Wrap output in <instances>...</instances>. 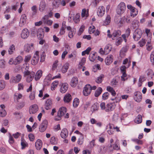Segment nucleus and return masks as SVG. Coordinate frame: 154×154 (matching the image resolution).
<instances>
[{
	"instance_id": "obj_14",
	"label": "nucleus",
	"mask_w": 154,
	"mask_h": 154,
	"mask_svg": "<svg viewBox=\"0 0 154 154\" xmlns=\"http://www.w3.org/2000/svg\"><path fill=\"white\" fill-rule=\"evenodd\" d=\"M68 88V85L66 83L62 84L60 89V91L62 93H65Z\"/></svg>"
},
{
	"instance_id": "obj_38",
	"label": "nucleus",
	"mask_w": 154,
	"mask_h": 154,
	"mask_svg": "<svg viewBox=\"0 0 154 154\" xmlns=\"http://www.w3.org/2000/svg\"><path fill=\"white\" fill-rule=\"evenodd\" d=\"M112 49L111 45L110 44L106 45L104 48L105 51V55L108 54L111 51Z\"/></svg>"
},
{
	"instance_id": "obj_17",
	"label": "nucleus",
	"mask_w": 154,
	"mask_h": 154,
	"mask_svg": "<svg viewBox=\"0 0 154 154\" xmlns=\"http://www.w3.org/2000/svg\"><path fill=\"white\" fill-rule=\"evenodd\" d=\"M44 36V32L43 29L42 28L38 29L37 32V37L39 39H42Z\"/></svg>"
},
{
	"instance_id": "obj_9",
	"label": "nucleus",
	"mask_w": 154,
	"mask_h": 154,
	"mask_svg": "<svg viewBox=\"0 0 154 154\" xmlns=\"http://www.w3.org/2000/svg\"><path fill=\"white\" fill-rule=\"evenodd\" d=\"M134 100L137 102H140L142 99L141 93L139 91H136L134 93Z\"/></svg>"
},
{
	"instance_id": "obj_60",
	"label": "nucleus",
	"mask_w": 154,
	"mask_h": 154,
	"mask_svg": "<svg viewBox=\"0 0 154 154\" xmlns=\"http://www.w3.org/2000/svg\"><path fill=\"white\" fill-rule=\"evenodd\" d=\"M150 61L152 64L154 65V51H153L150 55Z\"/></svg>"
},
{
	"instance_id": "obj_6",
	"label": "nucleus",
	"mask_w": 154,
	"mask_h": 154,
	"mask_svg": "<svg viewBox=\"0 0 154 154\" xmlns=\"http://www.w3.org/2000/svg\"><path fill=\"white\" fill-rule=\"evenodd\" d=\"M91 91V86L90 85H86L84 87L83 93L85 96H87L90 94Z\"/></svg>"
},
{
	"instance_id": "obj_49",
	"label": "nucleus",
	"mask_w": 154,
	"mask_h": 154,
	"mask_svg": "<svg viewBox=\"0 0 154 154\" xmlns=\"http://www.w3.org/2000/svg\"><path fill=\"white\" fill-rule=\"evenodd\" d=\"M130 31V29H128L126 30V32L127 33V34H123L122 35V37L123 38L125 42H126L127 41L126 38L128 37L129 35Z\"/></svg>"
},
{
	"instance_id": "obj_58",
	"label": "nucleus",
	"mask_w": 154,
	"mask_h": 154,
	"mask_svg": "<svg viewBox=\"0 0 154 154\" xmlns=\"http://www.w3.org/2000/svg\"><path fill=\"white\" fill-rule=\"evenodd\" d=\"M50 142L51 144L53 145H55L57 143V141L54 137H51Z\"/></svg>"
},
{
	"instance_id": "obj_16",
	"label": "nucleus",
	"mask_w": 154,
	"mask_h": 154,
	"mask_svg": "<svg viewBox=\"0 0 154 154\" xmlns=\"http://www.w3.org/2000/svg\"><path fill=\"white\" fill-rule=\"evenodd\" d=\"M52 103L51 100L50 99L47 100L45 102V107L47 110H48L50 109L52 107Z\"/></svg>"
},
{
	"instance_id": "obj_43",
	"label": "nucleus",
	"mask_w": 154,
	"mask_h": 154,
	"mask_svg": "<svg viewBox=\"0 0 154 154\" xmlns=\"http://www.w3.org/2000/svg\"><path fill=\"white\" fill-rule=\"evenodd\" d=\"M130 66V62L128 65H126V66L122 65L120 67V69L121 72H126V69L128 68Z\"/></svg>"
},
{
	"instance_id": "obj_51",
	"label": "nucleus",
	"mask_w": 154,
	"mask_h": 154,
	"mask_svg": "<svg viewBox=\"0 0 154 154\" xmlns=\"http://www.w3.org/2000/svg\"><path fill=\"white\" fill-rule=\"evenodd\" d=\"M106 149L105 146H103L99 148L98 152L100 154H104L106 152Z\"/></svg>"
},
{
	"instance_id": "obj_47",
	"label": "nucleus",
	"mask_w": 154,
	"mask_h": 154,
	"mask_svg": "<svg viewBox=\"0 0 154 154\" xmlns=\"http://www.w3.org/2000/svg\"><path fill=\"white\" fill-rule=\"evenodd\" d=\"M124 22L130 23L131 22L130 17L128 15L125 16L122 18Z\"/></svg>"
},
{
	"instance_id": "obj_22",
	"label": "nucleus",
	"mask_w": 154,
	"mask_h": 154,
	"mask_svg": "<svg viewBox=\"0 0 154 154\" xmlns=\"http://www.w3.org/2000/svg\"><path fill=\"white\" fill-rule=\"evenodd\" d=\"M72 96L69 94H66L63 97V101L65 103H69L72 100Z\"/></svg>"
},
{
	"instance_id": "obj_5",
	"label": "nucleus",
	"mask_w": 154,
	"mask_h": 154,
	"mask_svg": "<svg viewBox=\"0 0 154 154\" xmlns=\"http://www.w3.org/2000/svg\"><path fill=\"white\" fill-rule=\"evenodd\" d=\"M22 76L19 74H17L15 76H12L10 80L11 83H17L20 82L22 79Z\"/></svg>"
},
{
	"instance_id": "obj_21",
	"label": "nucleus",
	"mask_w": 154,
	"mask_h": 154,
	"mask_svg": "<svg viewBox=\"0 0 154 154\" xmlns=\"http://www.w3.org/2000/svg\"><path fill=\"white\" fill-rule=\"evenodd\" d=\"M115 107V103H111L107 104L106 111L108 112L109 111H112L113 110Z\"/></svg>"
},
{
	"instance_id": "obj_13",
	"label": "nucleus",
	"mask_w": 154,
	"mask_h": 154,
	"mask_svg": "<svg viewBox=\"0 0 154 154\" xmlns=\"http://www.w3.org/2000/svg\"><path fill=\"white\" fill-rule=\"evenodd\" d=\"M29 32L28 30L26 29H23L21 33V38L25 39L26 38L29 36Z\"/></svg>"
},
{
	"instance_id": "obj_7",
	"label": "nucleus",
	"mask_w": 154,
	"mask_h": 154,
	"mask_svg": "<svg viewBox=\"0 0 154 154\" xmlns=\"http://www.w3.org/2000/svg\"><path fill=\"white\" fill-rule=\"evenodd\" d=\"M105 12V8L103 6H101L98 7L97 10V14L100 17H103L104 14Z\"/></svg>"
},
{
	"instance_id": "obj_63",
	"label": "nucleus",
	"mask_w": 154,
	"mask_h": 154,
	"mask_svg": "<svg viewBox=\"0 0 154 154\" xmlns=\"http://www.w3.org/2000/svg\"><path fill=\"white\" fill-rule=\"evenodd\" d=\"M58 61L57 60H56L54 61L52 66V70H55L56 69L58 65Z\"/></svg>"
},
{
	"instance_id": "obj_46",
	"label": "nucleus",
	"mask_w": 154,
	"mask_h": 154,
	"mask_svg": "<svg viewBox=\"0 0 154 154\" xmlns=\"http://www.w3.org/2000/svg\"><path fill=\"white\" fill-rule=\"evenodd\" d=\"M59 83V82L58 81H55L54 82L51 84V90L52 91H53L54 90L55 88L57 87L58 84Z\"/></svg>"
},
{
	"instance_id": "obj_28",
	"label": "nucleus",
	"mask_w": 154,
	"mask_h": 154,
	"mask_svg": "<svg viewBox=\"0 0 154 154\" xmlns=\"http://www.w3.org/2000/svg\"><path fill=\"white\" fill-rule=\"evenodd\" d=\"M111 21V17L109 15H107L103 21V25L104 26L109 25Z\"/></svg>"
},
{
	"instance_id": "obj_37",
	"label": "nucleus",
	"mask_w": 154,
	"mask_h": 154,
	"mask_svg": "<svg viewBox=\"0 0 154 154\" xmlns=\"http://www.w3.org/2000/svg\"><path fill=\"white\" fill-rule=\"evenodd\" d=\"M104 77V75L102 74L100 75L99 77H97L96 79V82L98 84H99L102 82L103 79Z\"/></svg>"
},
{
	"instance_id": "obj_33",
	"label": "nucleus",
	"mask_w": 154,
	"mask_h": 154,
	"mask_svg": "<svg viewBox=\"0 0 154 154\" xmlns=\"http://www.w3.org/2000/svg\"><path fill=\"white\" fill-rule=\"evenodd\" d=\"M69 66V63H66L62 67V72L63 73H66L68 69Z\"/></svg>"
},
{
	"instance_id": "obj_53",
	"label": "nucleus",
	"mask_w": 154,
	"mask_h": 154,
	"mask_svg": "<svg viewBox=\"0 0 154 154\" xmlns=\"http://www.w3.org/2000/svg\"><path fill=\"white\" fill-rule=\"evenodd\" d=\"M132 25L134 28L138 27L139 26V21L136 19L134 20L132 22Z\"/></svg>"
},
{
	"instance_id": "obj_1",
	"label": "nucleus",
	"mask_w": 154,
	"mask_h": 154,
	"mask_svg": "<svg viewBox=\"0 0 154 154\" xmlns=\"http://www.w3.org/2000/svg\"><path fill=\"white\" fill-rule=\"evenodd\" d=\"M24 74V76L26 78V81L27 82L29 83L33 79L35 73L33 71L27 72Z\"/></svg>"
},
{
	"instance_id": "obj_57",
	"label": "nucleus",
	"mask_w": 154,
	"mask_h": 154,
	"mask_svg": "<svg viewBox=\"0 0 154 154\" xmlns=\"http://www.w3.org/2000/svg\"><path fill=\"white\" fill-rule=\"evenodd\" d=\"M31 58V56L29 54L26 55L25 57L24 61L25 63H27L29 61Z\"/></svg>"
},
{
	"instance_id": "obj_18",
	"label": "nucleus",
	"mask_w": 154,
	"mask_h": 154,
	"mask_svg": "<svg viewBox=\"0 0 154 154\" xmlns=\"http://www.w3.org/2000/svg\"><path fill=\"white\" fill-rule=\"evenodd\" d=\"M48 16L47 15L44 16L42 18L44 23L50 26L52 25L53 21L50 20H48Z\"/></svg>"
},
{
	"instance_id": "obj_64",
	"label": "nucleus",
	"mask_w": 154,
	"mask_h": 154,
	"mask_svg": "<svg viewBox=\"0 0 154 154\" xmlns=\"http://www.w3.org/2000/svg\"><path fill=\"white\" fill-rule=\"evenodd\" d=\"M6 115V112L5 110L4 109H2L0 110V116L2 117L5 116Z\"/></svg>"
},
{
	"instance_id": "obj_10",
	"label": "nucleus",
	"mask_w": 154,
	"mask_h": 154,
	"mask_svg": "<svg viewBox=\"0 0 154 154\" xmlns=\"http://www.w3.org/2000/svg\"><path fill=\"white\" fill-rule=\"evenodd\" d=\"M121 34V32L119 30L114 31L111 35H108L109 38H111L113 40L116 39V38H118L120 35Z\"/></svg>"
},
{
	"instance_id": "obj_42",
	"label": "nucleus",
	"mask_w": 154,
	"mask_h": 154,
	"mask_svg": "<svg viewBox=\"0 0 154 154\" xmlns=\"http://www.w3.org/2000/svg\"><path fill=\"white\" fill-rule=\"evenodd\" d=\"M86 62V59L85 57H83L81 59L79 62V69H81L82 67L84 65Z\"/></svg>"
},
{
	"instance_id": "obj_59",
	"label": "nucleus",
	"mask_w": 154,
	"mask_h": 154,
	"mask_svg": "<svg viewBox=\"0 0 154 154\" xmlns=\"http://www.w3.org/2000/svg\"><path fill=\"white\" fill-rule=\"evenodd\" d=\"M23 65L24 66H25V70L23 74L25 73V72H27V71L31 72L28 70L29 67V65L28 63H25L23 64Z\"/></svg>"
},
{
	"instance_id": "obj_3",
	"label": "nucleus",
	"mask_w": 154,
	"mask_h": 154,
	"mask_svg": "<svg viewBox=\"0 0 154 154\" xmlns=\"http://www.w3.org/2000/svg\"><path fill=\"white\" fill-rule=\"evenodd\" d=\"M142 35V32L141 29H137L134 31V32L133 38L134 40L138 41Z\"/></svg>"
},
{
	"instance_id": "obj_15",
	"label": "nucleus",
	"mask_w": 154,
	"mask_h": 154,
	"mask_svg": "<svg viewBox=\"0 0 154 154\" xmlns=\"http://www.w3.org/2000/svg\"><path fill=\"white\" fill-rule=\"evenodd\" d=\"M78 78L76 77H74L71 79L70 82V85L71 87L74 88L78 84Z\"/></svg>"
},
{
	"instance_id": "obj_4",
	"label": "nucleus",
	"mask_w": 154,
	"mask_h": 154,
	"mask_svg": "<svg viewBox=\"0 0 154 154\" xmlns=\"http://www.w3.org/2000/svg\"><path fill=\"white\" fill-rule=\"evenodd\" d=\"M39 59V52L36 51L31 60V64L33 65H35L38 63Z\"/></svg>"
},
{
	"instance_id": "obj_31",
	"label": "nucleus",
	"mask_w": 154,
	"mask_h": 154,
	"mask_svg": "<svg viewBox=\"0 0 154 154\" xmlns=\"http://www.w3.org/2000/svg\"><path fill=\"white\" fill-rule=\"evenodd\" d=\"M15 65L21 63L23 60L22 57L20 56H18L17 57L15 60Z\"/></svg>"
},
{
	"instance_id": "obj_62",
	"label": "nucleus",
	"mask_w": 154,
	"mask_h": 154,
	"mask_svg": "<svg viewBox=\"0 0 154 154\" xmlns=\"http://www.w3.org/2000/svg\"><path fill=\"white\" fill-rule=\"evenodd\" d=\"M95 28L94 26H90L89 28L88 32L90 34L93 33L95 31Z\"/></svg>"
},
{
	"instance_id": "obj_52",
	"label": "nucleus",
	"mask_w": 154,
	"mask_h": 154,
	"mask_svg": "<svg viewBox=\"0 0 154 154\" xmlns=\"http://www.w3.org/2000/svg\"><path fill=\"white\" fill-rule=\"evenodd\" d=\"M122 41V38L119 37L118 38H117L115 42V44L117 46H118L120 45Z\"/></svg>"
},
{
	"instance_id": "obj_45",
	"label": "nucleus",
	"mask_w": 154,
	"mask_h": 154,
	"mask_svg": "<svg viewBox=\"0 0 154 154\" xmlns=\"http://www.w3.org/2000/svg\"><path fill=\"white\" fill-rule=\"evenodd\" d=\"M84 137L83 134H81L79 138L78 139L77 141V143L79 145H82L83 143L84 142Z\"/></svg>"
},
{
	"instance_id": "obj_39",
	"label": "nucleus",
	"mask_w": 154,
	"mask_h": 154,
	"mask_svg": "<svg viewBox=\"0 0 154 154\" xmlns=\"http://www.w3.org/2000/svg\"><path fill=\"white\" fill-rule=\"evenodd\" d=\"M80 15L79 14H76L75 16L73 17V20L74 22L76 23H78L80 20Z\"/></svg>"
},
{
	"instance_id": "obj_12",
	"label": "nucleus",
	"mask_w": 154,
	"mask_h": 154,
	"mask_svg": "<svg viewBox=\"0 0 154 154\" xmlns=\"http://www.w3.org/2000/svg\"><path fill=\"white\" fill-rule=\"evenodd\" d=\"M26 19L27 17L25 14H24L22 15L19 23L20 26L22 27L26 23Z\"/></svg>"
},
{
	"instance_id": "obj_2",
	"label": "nucleus",
	"mask_w": 154,
	"mask_h": 154,
	"mask_svg": "<svg viewBox=\"0 0 154 154\" xmlns=\"http://www.w3.org/2000/svg\"><path fill=\"white\" fill-rule=\"evenodd\" d=\"M126 9L125 4L123 2H121L117 6V13L118 14H123Z\"/></svg>"
},
{
	"instance_id": "obj_50",
	"label": "nucleus",
	"mask_w": 154,
	"mask_h": 154,
	"mask_svg": "<svg viewBox=\"0 0 154 154\" xmlns=\"http://www.w3.org/2000/svg\"><path fill=\"white\" fill-rule=\"evenodd\" d=\"M79 103V100L77 98H75L73 100V106L74 107H76L78 106Z\"/></svg>"
},
{
	"instance_id": "obj_24",
	"label": "nucleus",
	"mask_w": 154,
	"mask_h": 154,
	"mask_svg": "<svg viewBox=\"0 0 154 154\" xmlns=\"http://www.w3.org/2000/svg\"><path fill=\"white\" fill-rule=\"evenodd\" d=\"M42 145V141L39 139H38L35 143V146L36 149L39 150L41 148Z\"/></svg>"
},
{
	"instance_id": "obj_30",
	"label": "nucleus",
	"mask_w": 154,
	"mask_h": 154,
	"mask_svg": "<svg viewBox=\"0 0 154 154\" xmlns=\"http://www.w3.org/2000/svg\"><path fill=\"white\" fill-rule=\"evenodd\" d=\"M138 11L137 10L134 8L130 11V16L133 17H134L137 15Z\"/></svg>"
},
{
	"instance_id": "obj_61",
	"label": "nucleus",
	"mask_w": 154,
	"mask_h": 154,
	"mask_svg": "<svg viewBox=\"0 0 154 154\" xmlns=\"http://www.w3.org/2000/svg\"><path fill=\"white\" fill-rule=\"evenodd\" d=\"M146 41L145 39H142L138 42V44L140 47H142L144 45Z\"/></svg>"
},
{
	"instance_id": "obj_54",
	"label": "nucleus",
	"mask_w": 154,
	"mask_h": 154,
	"mask_svg": "<svg viewBox=\"0 0 154 154\" xmlns=\"http://www.w3.org/2000/svg\"><path fill=\"white\" fill-rule=\"evenodd\" d=\"M5 86V83L3 80H0V90L4 89Z\"/></svg>"
},
{
	"instance_id": "obj_23",
	"label": "nucleus",
	"mask_w": 154,
	"mask_h": 154,
	"mask_svg": "<svg viewBox=\"0 0 154 154\" xmlns=\"http://www.w3.org/2000/svg\"><path fill=\"white\" fill-rule=\"evenodd\" d=\"M113 56L112 55H108L105 60L106 64L107 65H110L113 61Z\"/></svg>"
},
{
	"instance_id": "obj_29",
	"label": "nucleus",
	"mask_w": 154,
	"mask_h": 154,
	"mask_svg": "<svg viewBox=\"0 0 154 154\" xmlns=\"http://www.w3.org/2000/svg\"><path fill=\"white\" fill-rule=\"evenodd\" d=\"M46 6V4L44 0H42L39 6V10L41 11H43L45 9Z\"/></svg>"
},
{
	"instance_id": "obj_26",
	"label": "nucleus",
	"mask_w": 154,
	"mask_h": 154,
	"mask_svg": "<svg viewBox=\"0 0 154 154\" xmlns=\"http://www.w3.org/2000/svg\"><path fill=\"white\" fill-rule=\"evenodd\" d=\"M68 132L66 128H64L61 132L60 136L62 138L64 139L68 136Z\"/></svg>"
},
{
	"instance_id": "obj_44",
	"label": "nucleus",
	"mask_w": 154,
	"mask_h": 154,
	"mask_svg": "<svg viewBox=\"0 0 154 154\" xmlns=\"http://www.w3.org/2000/svg\"><path fill=\"white\" fill-rule=\"evenodd\" d=\"M102 91V89L101 87H99L95 93V96L96 97H98L101 93Z\"/></svg>"
},
{
	"instance_id": "obj_35",
	"label": "nucleus",
	"mask_w": 154,
	"mask_h": 154,
	"mask_svg": "<svg viewBox=\"0 0 154 154\" xmlns=\"http://www.w3.org/2000/svg\"><path fill=\"white\" fill-rule=\"evenodd\" d=\"M107 90L110 92L112 95L115 96L116 95V92L113 88L110 86H108L106 88Z\"/></svg>"
},
{
	"instance_id": "obj_32",
	"label": "nucleus",
	"mask_w": 154,
	"mask_h": 154,
	"mask_svg": "<svg viewBox=\"0 0 154 154\" xmlns=\"http://www.w3.org/2000/svg\"><path fill=\"white\" fill-rule=\"evenodd\" d=\"M81 16L82 17H87L88 16V10L86 9L85 8L83 9L81 13Z\"/></svg>"
},
{
	"instance_id": "obj_41",
	"label": "nucleus",
	"mask_w": 154,
	"mask_h": 154,
	"mask_svg": "<svg viewBox=\"0 0 154 154\" xmlns=\"http://www.w3.org/2000/svg\"><path fill=\"white\" fill-rule=\"evenodd\" d=\"M21 145L22 146L21 149H24L26 147L28 146V144L27 142L25 141L24 139L21 138Z\"/></svg>"
},
{
	"instance_id": "obj_48",
	"label": "nucleus",
	"mask_w": 154,
	"mask_h": 154,
	"mask_svg": "<svg viewBox=\"0 0 154 154\" xmlns=\"http://www.w3.org/2000/svg\"><path fill=\"white\" fill-rule=\"evenodd\" d=\"M110 147H112L113 149L117 150H119L120 148L119 144H118V143H116V142L113 145L111 144L110 145Z\"/></svg>"
},
{
	"instance_id": "obj_25",
	"label": "nucleus",
	"mask_w": 154,
	"mask_h": 154,
	"mask_svg": "<svg viewBox=\"0 0 154 154\" xmlns=\"http://www.w3.org/2000/svg\"><path fill=\"white\" fill-rule=\"evenodd\" d=\"M33 49V45L32 44H27L25 45L24 50L26 52H30Z\"/></svg>"
},
{
	"instance_id": "obj_8",
	"label": "nucleus",
	"mask_w": 154,
	"mask_h": 154,
	"mask_svg": "<svg viewBox=\"0 0 154 154\" xmlns=\"http://www.w3.org/2000/svg\"><path fill=\"white\" fill-rule=\"evenodd\" d=\"M48 122L46 120H44L39 126V131L42 132L44 131L46 129L47 126Z\"/></svg>"
},
{
	"instance_id": "obj_34",
	"label": "nucleus",
	"mask_w": 154,
	"mask_h": 154,
	"mask_svg": "<svg viewBox=\"0 0 154 154\" xmlns=\"http://www.w3.org/2000/svg\"><path fill=\"white\" fill-rule=\"evenodd\" d=\"M23 97L22 94L18 92H16L14 95V99H16L17 101Z\"/></svg>"
},
{
	"instance_id": "obj_27",
	"label": "nucleus",
	"mask_w": 154,
	"mask_h": 154,
	"mask_svg": "<svg viewBox=\"0 0 154 154\" xmlns=\"http://www.w3.org/2000/svg\"><path fill=\"white\" fill-rule=\"evenodd\" d=\"M15 50V48L14 45H11L10 46L8 50V52L9 54L11 55L13 54Z\"/></svg>"
},
{
	"instance_id": "obj_40",
	"label": "nucleus",
	"mask_w": 154,
	"mask_h": 154,
	"mask_svg": "<svg viewBox=\"0 0 154 154\" xmlns=\"http://www.w3.org/2000/svg\"><path fill=\"white\" fill-rule=\"evenodd\" d=\"M142 117L141 115H138L135 119L134 121L135 123L139 124L142 122Z\"/></svg>"
},
{
	"instance_id": "obj_19",
	"label": "nucleus",
	"mask_w": 154,
	"mask_h": 154,
	"mask_svg": "<svg viewBox=\"0 0 154 154\" xmlns=\"http://www.w3.org/2000/svg\"><path fill=\"white\" fill-rule=\"evenodd\" d=\"M43 72L42 70H38L35 74L34 79L35 81L38 80L42 75Z\"/></svg>"
},
{
	"instance_id": "obj_55",
	"label": "nucleus",
	"mask_w": 154,
	"mask_h": 154,
	"mask_svg": "<svg viewBox=\"0 0 154 154\" xmlns=\"http://www.w3.org/2000/svg\"><path fill=\"white\" fill-rule=\"evenodd\" d=\"M91 48L90 47H88L85 51L82 52V56H84L86 54H88L90 52L91 50Z\"/></svg>"
},
{
	"instance_id": "obj_20",
	"label": "nucleus",
	"mask_w": 154,
	"mask_h": 154,
	"mask_svg": "<svg viewBox=\"0 0 154 154\" xmlns=\"http://www.w3.org/2000/svg\"><path fill=\"white\" fill-rule=\"evenodd\" d=\"M66 112V109L65 107H62L60 108L57 114L60 116H62Z\"/></svg>"
},
{
	"instance_id": "obj_56",
	"label": "nucleus",
	"mask_w": 154,
	"mask_h": 154,
	"mask_svg": "<svg viewBox=\"0 0 154 154\" xmlns=\"http://www.w3.org/2000/svg\"><path fill=\"white\" fill-rule=\"evenodd\" d=\"M25 105V102L24 101H22L19 103L17 105V106L18 108L21 109L23 108Z\"/></svg>"
},
{
	"instance_id": "obj_11",
	"label": "nucleus",
	"mask_w": 154,
	"mask_h": 154,
	"mask_svg": "<svg viewBox=\"0 0 154 154\" xmlns=\"http://www.w3.org/2000/svg\"><path fill=\"white\" fill-rule=\"evenodd\" d=\"M37 105L34 104L31 106L29 109V113L30 114H35L38 110Z\"/></svg>"
},
{
	"instance_id": "obj_36",
	"label": "nucleus",
	"mask_w": 154,
	"mask_h": 154,
	"mask_svg": "<svg viewBox=\"0 0 154 154\" xmlns=\"http://www.w3.org/2000/svg\"><path fill=\"white\" fill-rule=\"evenodd\" d=\"M51 76V74H49L47 77V78H48L49 80H51L52 79H54L60 78L61 77L60 74V73H58L56 75L53 76V77L50 78Z\"/></svg>"
}]
</instances>
